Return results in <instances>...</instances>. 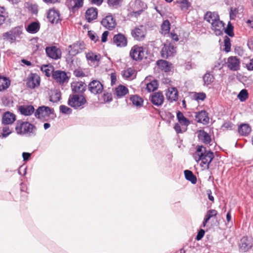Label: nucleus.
<instances>
[{"mask_svg":"<svg viewBox=\"0 0 253 253\" xmlns=\"http://www.w3.org/2000/svg\"><path fill=\"white\" fill-rule=\"evenodd\" d=\"M27 32H38L40 29V24L38 21H34L25 26Z\"/></svg>","mask_w":253,"mask_h":253,"instance_id":"31","label":"nucleus"},{"mask_svg":"<svg viewBox=\"0 0 253 253\" xmlns=\"http://www.w3.org/2000/svg\"><path fill=\"white\" fill-rule=\"evenodd\" d=\"M219 17L218 14L215 12L208 11L204 15V19L210 23L211 24V22H214L216 20H218Z\"/></svg>","mask_w":253,"mask_h":253,"instance_id":"28","label":"nucleus"},{"mask_svg":"<svg viewBox=\"0 0 253 253\" xmlns=\"http://www.w3.org/2000/svg\"><path fill=\"white\" fill-rule=\"evenodd\" d=\"M174 3L181 10H187L191 6V2L188 0H176Z\"/></svg>","mask_w":253,"mask_h":253,"instance_id":"27","label":"nucleus"},{"mask_svg":"<svg viewBox=\"0 0 253 253\" xmlns=\"http://www.w3.org/2000/svg\"><path fill=\"white\" fill-rule=\"evenodd\" d=\"M205 84L208 85L213 81V77L209 73H206L203 77Z\"/></svg>","mask_w":253,"mask_h":253,"instance_id":"42","label":"nucleus"},{"mask_svg":"<svg viewBox=\"0 0 253 253\" xmlns=\"http://www.w3.org/2000/svg\"><path fill=\"white\" fill-rule=\"evenodd\" d=\"M252 239L246 236L243 237L240 240L239 244L240 250L243 252L248 251L253 247Z\"/></svg>","mask_w":253,"mask_h":253,"instance_id":"9","label":"nucleus"},{"mask_svg":"<svg viewBox=\"0 0 253 253\" xmlns=\"http://www.w3.org/2000/svg\"><path fill=\"white\" fill-rule=\"evenodd\" d=\"M100 23L106 29L109 31L113 30L117 25L116 19L111 14H109L103 18Z\"/></svg>","mask_w":253,"mask_h":253,"instance_id":"6","label":"nucleus"},{"mask_svg":"<svg viewBox=\"0 0 253 253\" xmlns=\"http://www.w3.org/2000/svg\"><path fill=\"white\" fill-rule=\"evenodd\" d=\"M196 119L198 122L201 123L203 124H207L209 123V118L208 114L205 111H201L196 115Z\"/></svg>","mask_w":253,"mask_h":253,"instance_id":"23","label":"nucleus"},{"mask_svg":"<svg viewBox=\"0 0 253 253\" xmlns=\"http://www.w3.org/2000/svg\"><path fill=\"white\" fill-rule=\"evenodd\" d=\"M60 111L63 114H70L72 112V109L65 105L60 106Z\"/></svg>","mask_w":253,"mask_h":253,"instance_id":"49","label":"nucleus"},{"mask_svg":"<svg viewBox=\"0 0 253 253\" xmlns=\"http://www.w3.org/2000/svg\"><path fill=\"white\" fill-rule=\"evenodd\" d=\"M152 103L156 106H158V93H154L150 96Z\"/></svg>","mask_w":253,"mask_h":253,"instance_id":"48","label":"nucleus"},{"mask_svg":"<svg viewBox=\"0 0 253 253\" xmlns=\"http://www.w3.org/2000/svg\"><path fill=\"white\" fill-rule=\"evenodd\" d=\"M170 23L168 20H165L161 25V30L163 32H170Z\"/></svg>","mask_w":253,"mask_h":253,"instance_id":"44","label":"nucleus"},{"mask_svg":"<svg viewBox=\"0 0 253 253\" xmlns=\"http://www.w3.org/2000/svg\"><path fill=\"white\" fill-rule=\"evenodd\" d=\"M133 74V71L132 69L129 68L124 72V76L126 78H129L132 77Z\"/></svg>","mask_w":253,"mask_h":253,"instance_id":"52","label":"nucleus"},{"mask_svg":"<svg viewBox=\"0 0 253 253\" xmlns=\"http://www.w3.org/2000/svg\"><path fill=\"white\" fill-rule=\"evenodd\" d=\"M41 70L43 73H45L46 76L49 77L52 72V67L48 65H44L42 66Z\"/></svg>","mask_w":253,"mask_h":253,"instance_id":"41","label":"nucleus"},{"mask_svg":"<svg viewBox=\"0 0 253 253\" xmlns=\"http://www.w3.org/2000/svg\"><path fill=\"white\" fill-rule=\"evenodd\" d=\"M134 39L137 41H142L145 38L144 33H131Z\"/></svg>","mask_w":253,"mask_h":253,"instance_id":"43","label":"nucleus"},{"mask_svg":"<svg viewBox=\"0 0 253 253\" xmlns=\"http://www.w3.org/2000/svg\"><path fill=\"white\" fill-rule=\"evenodd\" d=\"M206 94L203 92L197 93L195 95V98L197 100L203 101L206 98Z\"/></svg>","mask_w":253,"mask_h":253,"instance_id":"53","label":"nucleus"},{"mask_svg":"<svg viewBox=\"0 0 253 253\" xmlns=\"http://www.w3.org/2000/svg\"><path fill=\"white\" fill-rule=\"evenodd\" d=\"M85 48V45L84 42L78 41L70 45L67 49L69 55L75 56L79 53L83 51Z\"/></svg>","mask_w":253,"mask_h":253,"instance_id":"4","label":"nucleus"},{"mask_svg":"<svg viewBox=\"0 0 253 253\" xmlns=\"http://www.w3.org/2000/svg\"><path fill=\"white\" fill-rule=\"evenodd\" d=\"M19 110L22 114L25 116H29L34 112L35 109L33 106L24 105L21 106Z\"/></svg>","mask_w":253,"mask_h":253,"instance_id":"29","label":"nucleus"},{"mask_svg":"<svg viewBox=\"0 0 253 253\" xmlns=\"http://www.w3.org/2000/svg\"><path fill=\"white\" fill-rule=\"evenodd\" d=\"M15 131L18 134L30 136L36 135L37 128L28 122L18 121L15 126Z\"/></svg>","mask_w":253,"mask_h":253,"instance_id":"2","label":"nucleus"},{"mask_svg":"<svg viewBox=\"0 0 253 253\" xmlns=\"http://www.w3.org/2000/svg\"><path fill=\"white\" fill-rule=\"evenodd\" d=\"M238 11L239 10L238 8H233L232 7H231L229 11V17L230 19H234L236 17V15L238 13Z\"/></svg>","mask_w":253,"mask_h":253,"instance_id":"47","label":"nucleus"},{"mask_svg":"<svg viewBox=\"0 0 253 253\" xmlns=\"http://www.w3.org/2000/svg\"><path fill=\"white\" fill-rule=\"evenodd\" d=\"M177 118L178 122L182 125L187 126L189 124V121L187 119L181 112L177 113Z\"/></svg>","mask_w":253,"mask_h":253,"instance_id":"38","label":"nucleus"},{"mask_svg":"<svg viewBox=\"0 0 253 253\" xmlns=\"http://www.w3.org/2000/svg\"><path fill=\"white\" fill-rule=\"evenodd\" d=\"M166 95L167 99L170 102L175 101L178 98V92L175 87H169Z\"/></svg>","mask_w":253,"mask_h":253,"instance_id":"24","label":"nucleus"},{"mask_svg":"<svg viewBox=\"0 0 253 253\" xmlns=\"http://www.w3.org/2000/svg\"><path fill=\"white\" fill-rule=\"evenodd\" d=\"M176 52V47L171 44H165L162 48L161 54L162 57L167 58L169 56H173Z\"/></svg>","mask_w":253,"mask_h":253,"instance_id":"13","label":"nucleus"},{"mask_svg":"<svg viewBox=\"0 0 253 253\" xmlns=\"http://www.w3.org/2000/svg\"><path fill=\"white\" fill-rule=\"evenodd\" d=\"M111 84H115L117 81V76L115 73H112L111 74Z\"/></svg>","mask_w":253,"mask_h":253,"instance_id":"63","label":"nucleus"},{"mask_svg":"<svg viewBox=\"0 0 253 253\" xmlns=\"http://www.w3.org/2000/svg\"><path fill=\"white\" fill-rule=\"evenodd\" d=\"M28 9L32 14H37L38 12V6L37 4H31Z\"/></svg>","mask_w":253,"mask_h":253,"instance_id":"50","label":"nucleus"},{"mask_svg":"<svg viewBox=\"0 0 253 253\" xmlns=\"http://www.w3.org/2000/svg\"><path fill=\"white\" fill-rule=\"evenodd\" d=\"M45 52L48 57L54 60L60 59L62 55L61 50L55 46L46 47Z\"/></svg>","mask_w":253,"mask_h":253,"instance_id":"8","label":"nucleus"},{"mask_svg":"<svg viewBox=\"0 0 253 253\" xmlns=\"http://www.w3.org/2000/svg\"><path fill=\"white\" fill-rule=\"evenodd\" d=\"M240 61L236 56H230L228 58L226 62V66L231 70L237 71L239 69Z\"/></svg>","mask_w":253,"mask_h":253,"instance_id":"15","label":"nucleus"},{"mask_svg":"<svg viewBox=\"0 0 253 253\" xmlns=\"http://www.w3.org/2000/svg\"><path fill=\"white\" fill-rule=\"evenodd\" d=\"M166 34H167L168 36L170 37L174 41H178V36L175 33H166Z\"/></svg>","mask_w":253,"mask_h":253,"instance_id":"60","label":"nucleus"},{"mask_svg":"<svg viewBox=\"0 0 253 253\" xmlns=\"http://www.w3.org/2000/svg\"><path fill=\"white\" fill-rule=\"evenodd\" d=\"M174 67L172 63L164 60H159V69L165 72H172Z\"/></svg>","mask_w":253,"mask_h":253,"instance_id":"21","label":"nucleus"},{"mask_svg":"<svg viewBox=\"0 0 253 253\" xmlns=\"http://www.w3.org/2000/svg\"><path fill=\"white\" fill-rule=\"evenodd\" d=\"M72 91L76 93H82L85 90L86 85L82 82H74L71 84Z\"/></svg>","mask_w":253,"mask_h":253,"instance_id":"22","label":"nucleus"},{"mask_svg":"<svg viewBox=\"0 0 253 253\" xmlns=\"http://www.w3.org/2000/svg\"><path fill=\"white\" fill-rule=\"evenodd\" d=\"M193 156L197 162L201 161L200 164L201 167L208 169L210 164L214 158V154L211 151H207L204 146L198 145Z\"/></svg>","mask_w":253,"mask_h":253,"instance_id":"1","label":"nucleus"},{"mask_svg":"<svg viewBox=\"0 0 253 253\" xmlns=\"http://www.w3.org/2000/svg\"><path fill=\"white\" fill-rule=\"evenodd\" d=\"M129 56L135 61L142 60L144 56L143 47L138 45L133 46L130 50Z\"/></svg>","mask_w":253,"mask_h":253,"instance_id":"5","label":"nucleus"},{"mask_svg":"<svg viewBox=\"0 0 253 253\" xmlns=\"http://www.w3.org/2000/svg\"><path fill=\"white\" fill-rule=\"evenodd\" d=\"M16 120V116L12 113L6 112L2 115V123L5 125L13 124Z\"/></svg>","mask_w":253,"mask_h":253,"instance_id":"20","label":"nucleus"},{"mask_svg":"<svg viewBox=\"0 0 253 253\" xmlns=\"http://www.w3.org/2000/svg\"><path fill=\"white\" fill-rule=\"evenodd\" d=\"M224 46H225L224 50L226 52H228L230 50L231 44H230V39L227 36L224 37Z\"/></svg>","mask_w":253,"mask_h":253,"instance_id":"46","label":"nucleus"},{"mask_svg":"<svg viewBox=\"0 0 253 253\" xmlns=\"http://www.w3.org/2000/svg\"><path fill=\"white\" fill-rule=\"evenodd\" d=\"M248 96V93L246 89H242L238 95V97L241 101L246 100Z\"/></svg>","mask_w":253,"mask_h":253,"instance_id":"45","label":"nucleus"},{"mask_svg":"<svg viewBox=\"0 0 253 253\" xmlns=\"http://www.w3.org/2000/svg\"><path fill=\"white\" fill-rule=\"evenodd\" d=\"M86 58L87 60H90L91 62L98 61L100 59V55L89 51L86 53Z\"/></svg>","mask_w":253,"mask_h":253,"instance_id":"37","label":"nucleus"},{"mask_svg":"<svg viewBox=\"0 0 253 253\" xmlns=\"http://www.w3.org/2000/svg\"><path fill=\"white\" fill-rule=\"evenodd\" d=\"M113 43L118 47H123L127 45V41L124 35L119 33L114 36Z\"/></svg>","mask_w":253,"mask_h":253,"instance_id":"18","label":"nucleus"},{"mask_svg":"<svg viewBox=\"0 0 253 253\" xmlns=\"http://www.w3.org/2000/svg\"><path fill=\"white\" fill-rule=\"evenodd\" d=\"M17 33H5L3 37V39L9 42H13L16 40V34Z\"/></svg>","mask_w":253,"mask_h":253,"instance_id":"40","label":"nucleus"},{"mask_svg":"<svg viewBox=\"0 0 253 253\" xmlns=\"http://www.w3.org/2000/svg\"><path fill=\"white\" fill-rule=\"evenodd\" d=\"M147 8L146 4L141 0H136L133 10V13L135 17H137L142 12Z\"/></svg>","mask_w":253,"mask_h":253,"instance_id":"12","label":"nucleus"},{"mask_svg":"<svg viewBox=\"0 0 253 253\" xmlns=\"http://www.w3.org/2000/svg\"><path fill=\"white\" fill-rule=\"evenodd\" d=\"M234 26L230 21H229L226 27L224 26V32H233Z\"/></svg>","mask_w":253,"mask_h":253,"instance_id":"55","label":"nucleus"},{"mask_svg":"<svg viewBox=\"0 0 253 253\" xmlns=\"http://www.w3.org/2000/svg\"><path fill=\"white\" fill-rule=\"evenodd\" d=\"M233 125L230 122H226L222 125V127L227 129H231L232 128Z\"/></svg>","mask_w":253,"mask_h":253,"instance_id":"62","label":"nucleus"},{"mask_svg":"<svg viewBox=\"0 0 253 253\" xmlns=\"http://www.w3.org/2000/svg\"><path fill=\"white\" fill-rule=\"evenodd\" d=\"M211 218L210 215L206 213L205 217L204 218L203 222V226L205 227L207 223L209 221V220Z\"/></svg>","mask_w":253,"mask_h":253,"instance_id":"64","label":"nucleus"},{"mask_svg":"<svg viewBox=\"0 0 253 253\" xmlns=\"http://www.w3.org/2000/svg\"><path fill=\"white\" fill-rule=\"evenodd\" d=\"M53 110L50 109L49 107L42 106L39 107L36 110L35 116L36 118L46 120L51 114H53Z\"/></svg>","mask_w":253,"mask_h":253,"instance_id":"7","label":"nucleus"},{"mask_svg":"<svg viewBox=\"0 0 253 253\" xmlns=\"http://www.w3.org/2000/svg\"><path fill=\"white\" fill-rule=\"evenodd\" d=\"M61 94L59 90L51 91L50 94V101L53 102H57L60 100Z\"/></svg>","mask_w":253,"mask_h":253,"instance_id":"34","label":"nucleus"},{"mask_svg":"<svg viewBox=\"0 0 253 253\" xmlns=\"http://www.w3.org/2000/svg\"><path fill=\"white\" fill-rule=\"evenodd\" d=\"M207 213L210 215L211 218L217 215V211L215 210H210L207 211Z\"/></svg>","mask_w":253,"mask_h":253,"instance_id":"61","label":"nucleus"},{"mask_svg":"<svg viewBox=\"0 0 253 253\" xmlns=\"http://www.w3.org/2000/svg\"><path fill=\"white\" fill-rule=\"evenodd\" d=\"M251 127L248 124H242L238 126V132L242 136L248 135L251 131Z\"/></svg>","mask_w":253,"mask_h":253,"instance_id":"26","label":"nucleus"},{"mask_svg":"<svg viewBox=\"0 0 253 253\" xmlns=\"http://www.w3.org/2000/svg\"><path fill=\"white\" fill-rule=\"evenodd\" d=\"M184 175L185 178L191 181L192 183L195 184L197 182V178L193 174L192 172L189 170H185L184 171Z\"/></svg>","mask_w":253,"mask_h":253,"instance_id":"36","label":"nucleus"},{"mask_svg":"<svg viewBox=\"0 0 253 253\" xmlns=\"http://www.w3.org/2000/svg\"><path fill=\"white\" fill-rule=\"evenodd\" d=\"M23 30V25L21 24L20 25L17 26L14 28H13L9 32H22Z\"/></svg>","mask_w":253,"mask_h":253,"instance_id":"57","label":"nucleus"},{"mask_svg":"<svg viewBox=\"0 0 253 253\" xmlns=\"http://www.w3.org/2000/svg\"><path fill=\"white\" fill-rule=\"evenodd\" d=\"M88 35L90 39L96 42L98 40V37L96 35L95 33L93 34L92 33H88Z\"/></svg>","mask_w":253,"mask_h":253,"instance_id":"56","label":"nucleus"},{"mask_svg":"<svg viewBox=\"0 0 253 253\" xmlns=\"http://www.w3.org/2000/svg\"><path fill=\"white\" fill-rule=\"evenodd\" d=\"M146 88L149 92L154 91L158 87V84L157 80H153L151 82L146 83Z\"/></svg>","mask_w":253,"mask_h":253,"instance_id":"35","label":"nucleus"},{"mask_svg":"<svg viewBox=\"0 0 253 253\" xmlns=\"http://www.w3.org/2000/svg\"><path fill=\"white\" fill-rule=\"evenodd\" d=\"M121 0H108L107 3L109 6H114L118 5Z\"/></svg>","mask_w":253,"mask_h":253,"instance_id":"54","label":"nucleus"},{"mask_svg":"<svg viewBox=\"0 0 253 253\" xmlns=\"http://www.w3.org/2000/svg\"><path fill=\"white\" fill-rule=\"evenodd\" d=\"M133 105L136 107H140L142 105L143 100L137 95L132 96L130 98Z\"/></svg>","mask_w":253,"mask_h":253,"instance_id":"39","label":"nucleus"},{"mask_svg":"<svg viewBox=\"0 0 253 253\" xmlns=\"http://www.w3.org/2000/svg\"><path fill=\"white\" fill-rule=\"evenodd\" d=\"M204 235L205 231L203 229H201L198 233L196 239L198 241L200 240L204 237Z\"/></svg>","mask_w":253,"mask_h":253,"instance_id":"59","label":"nucleus"},{"mask_svg":"<svg viewBox=\"0 0 253 253\" xmlns=\"http://www.w3.org/2000/svg\"><path fill=\"white\" fill-rule=\"evenodd\" d=\"M98 9L96 7H91L88 8L85 13V17L88 22H91L97 18Z\"/></svg>","mask_w":253,"mask_h":253,"instance_id":"19","label":"nucleus"},{"mask_svg":"<svg viewBox=\"0 0 253 253\" xmlns=\"http://www.w3.org/2000/svg\"><path fill=\"white\" fill-rule=\"evenodd\" d=\"M225 24L219 20H216L214 22H211V29L214 32H224Z\"/></svg>","mask_w":253,"mask_h":253,"instance_id":"25","label":"nucleus"},{"mask_svg":"<svg viewBox=\"0 0 253 253\" xmlns=\"http://www.w3.org/2000/svg\"><path fill=\"white\" fill-rule=\"evenodd\" d=\"M60 16L59 10L54 8L50 9L47 12V18L48 21L52 24L57 23L59 20H61Z\"/></svg>","mask_w":253,"mask_h":253,"instance_id":"16","label":"nucleus"},{"mask_svg":"<svg viewBox=\"0 0 253 253\" xmlns=\"http://www.w3.org/2000/svg\"><path fill=\"white\" fill-rule=\"evenodd\" d=\"M88 89L91 93L96 94L102 92L103 87L100 82L93 80L89 84Z\"/></svg>","mask_w":253,"mask_h":253,"instance_id":"17","label":"nucleus"},{"mask_svg":"<svg viewBox=\"0 0 253 253\" xmlns=\"http://www.w3.org/2000/svg\"><path fill=\"white\" fill-rule=\"evenodd\" d=\"M198 137L205 144H209L211 141V136L203 130L199 131Z\"/></svg>","mask_w":253,"mask_h":253,"instance_id":"30","label":"nucleus"},{"mask_svg":"<svg viewBox=\"0 0 253 253\" xmlns=\"http://www.w3.org/2000/svg\"><path fill=\"white\" fill-rule=\"evenodd\" d=\"M11 133V131L10 129L9 126H4L2 130L1 134L3 137H5L7 136L9 134Z\"/></svg>","mask_w":253,"mask_h":253,"instance_id":"51","label":"nucleus"},{"mask_svg":"<svg viewBox=\"0 0 253 253\" xmlns=\"http://www.w3.org/2000/svg\"><path fill=\"white\" fill-rule=\"evenodd\" d=\"M84 0H66V5L70 10L75 13L78 9L83 6Z\"/></svg>","mask_w":253,"mask_h":253,"instance_id":"11","label":"nucleus"},{"mask_svg":"<svg viewBox=\"0 0 253 253\" xmlns=\"http://www.w3.org/2000/svg\"><path fill=\"white\" fill-rule=\"evenodd\" d=\"M40 83V78L36 74L31 73L28 78L27 85L31 88H34L38 86Z\"/></svg>","mask_w":253,"mask_h":253,"instance_id":"10","label":"nucleus"},{"mask_svg":"<svg viewBox=\"0 0 253 253\" xmlns=\"http://www.w3.org/2000/svg\"><path fill=\"white\" fill-rule=\"evenodd\" d=\"M85 103V97L81 94H71L68 101V105L76 109L83 106Z\"/></svg>","mask_w":253,"mask_h":253,"instance_id":"3","label":"nucleus"},{"mask_svg":"<svg viewBox=\"0 0 253 253\" xmlns=\"http://www.w3.org/2000/svg\"><path fill=\"white\" fill-rule=\"evenodd\" d=\"M89 1L91 4H95L97 6H100L102 4L103 0H89Z\"/></svg>","mask_w":253,"mask_h":253,"instance_id":"58","label":"nucleus"},{"mask_svg":"<svg viewBox=\"0 0 253 253\" xmlns=\"http://www.w3.org/2000/svg\"><path fill=\"white\" fill-rule=\"evenodd\" d=\"M10 84V81L6 77L0 75V91L7 88Z\"/></svg>","mask_w":253,"mask_h":253,"instance_id":"32","label":"nucleus"},{"mask_svg":"<svg viewBox=\"0 0 253 253\" xmlns=\"http://www.w3.org/2000/svg\"><path fill=\"white\" fill-rule=\"evenodd\" d=\"M52 76L54 79L60 84H62L68 82L69 78L64 71H56L53 72Z\"/></svg>","mask_w":253,"mask_h":253,"instance_id":"14","label":"nucleus"},{"mask_svg":"<svg viewBox=\"0 0 253 253\" xmlns=\"http://www.w3.org/2000/svg\"><path fill=\"white\" fill-rule=\"evenodd\" d=\"M116 94L119 97H121L126 94L128 91L127 88L123 85H120L116 88Z\"/></svg>","mask_w":253,"mask_h":253,"instance_id":"33","label":"nucleus"}]
</instances>
